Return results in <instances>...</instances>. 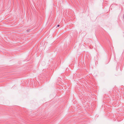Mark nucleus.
<instances>
[{"mask_svg": "<svg viewBox=\"0 0 124 124\" xmlns=\"http://www.w3.org/2000/svg\"><path fill=\"white\" fill-rule=\"evenodd\" d=\"M57 27H59L60 26V25H58L57 26Z\"/></svg>", "mask_w": 124, "mask_h": 124, "instance_id": "f257e3e1", "label": "nucleus"}]
</instances>
